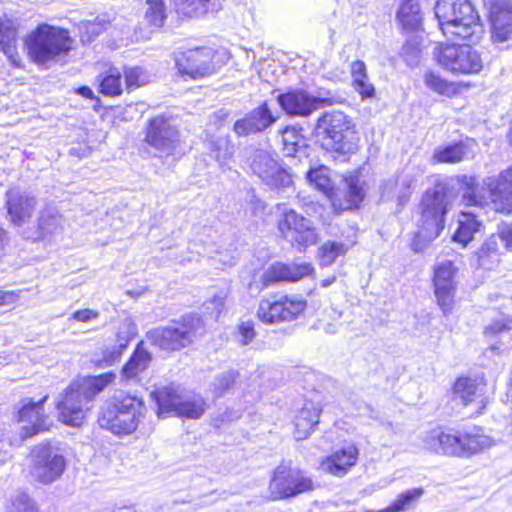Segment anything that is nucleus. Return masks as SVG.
I'll return each mask as SVG.
<instances>
[{
	"mask_svg": "<svg viewBox=\"0 0 512 512\" xmlns=\"http://www.w3.org/2000/svg\"><path fill=\"white\" fill-rule=\"evenodd\" d=\"M425 449L435 455L456 458H472L494 446L495 441L480 425H470L456 430L437 425L423 438Z\"/></svg>",
	"mask_w": 512,
	"mask_h": 512,
	"instance_id": "1",
	"label": "nucleus"
},
{
	"mask_svg": "<svg viewBox=\"0 0 512 512\" xmlns=\"http://www.w3.org/2000/svg\"><path fill=\"white\" fill-rule=\"evenodd\" d=\"M116 379L112 371L79 377L69 383L56 402L58 421L69 427H81L87 417L91 402Z\"/></svg>",
	"mask_w": 512,
	"mask_h": 512,
	"instance_id": "2",
	"label": "nucleus"
},
{
	"mask_svg": "<svg viewBox=\"0 0 512 512\" xmlns=\"http://www.w3.org/2000/svg\"><path fill=\"white\" fill-rule=\"evenodd\" d=\"M459 184L463 191L461 200L466 207L485 208L491 205L496 213L512 214V166L487 178L482 188L473 175H462Z\"/></svg>",
	"mask_w": 512,
	"mask_h": 512,
	"instance_id": "3",
	"label": "nucleus"
},
{
	"mask_svg": "<svg viewBox=\"0 0 512 512\" xmlns=\"http://www.w3.org/2000/svg\"><path fill=\"white\" fill-rule=\"evenodd\" d=\"M23 45L33 64L47 67L67 58L74 49V40L67 28L42 22L25 35Z\"/></svg>",
	"mask_w": 512,
	"mask_h": 512,
	"instance_id": "4",
	"label": "nucleus"
},
{
	"mask_svg": "<svg viewBox=\"0 0 512 512\" xmlns=\"http://www.w3.org/2000/svg\"><path fill=\"white\" fill-rule=\"evenodd\" d=\"M145 402L136 394L119 391L108 397L100 407L96 422L114 436L133 434L144 417Z\"/></svg>",
	"mask_w": 512,
	"mask_h": 512,
	"instance_id": "5",
	"label": "nucleus"
},
{
	"mask_svg": "<svg viewBox=\"0 0 512 512\" xmlns=\"http://www.w3.org/2000/svg\"><path fill=\"white\" fill-rule=\"evenodd\" d=\"M320 147L333 158L346 159L360 146V133L353 119L342 111L324 112L316 122Z\"/></svg>",
	"mask_w": 512,
	"mask_h": 512,
	"instance_id": "6",
	"label": "nucleus"
},
{
	"mask_svg": "<svg viewBox=\"0 0 512 512\" xmlns=\"http://www.w3.org/2000/svg\"><path fill=\"white\" fill-rule=\"evenodd\" d=\"M434 14L441 33L453 42L471 39L481 26L471 0H436Z\"/></svg>",
	"mask_w": 512,
	"mask_h": 512,
	"instance_id": "7",
	"label": "nucleus"
},
{
	"mask_svg": "<svg viewBox=\"0 0 512 512\" xmlns=\"http://www.w3.org/2000/svg\"><path fill=\"white\" fill-rule=\"evenodd\" d=\"M202 319L196 313H186L172 319L168 325L158 326L146 333L150 344L166 353L189 349L201 336Z\"/></svg>",
	"mask_w": 512,
	"mask_h": 512,
	"instance_id": "8",
	"label": "nucleus"
},
{
	"mask_svg": "<svg viewBox=\"0 0 512 512\" xmlns=\"http://www.w3.org/2000/svg\"><path fill=\"white\" fill-rule=\"evenodd\" d=\"M173 60L179 76L186 80L208 78L225 66L229 54L225 49L210 45L182 48L174 52Z\"/></svg>",
	"mask_w": 512,
	"mask_h": 512,
	"instance_id": "9",
	"label": "nucleus"
},
{
	"mask_svg": "<svg viewBox=\"0 0 512 512\" xmlns=\"http://www.w3.org/2000/svg\"><path fill=\"white\" fill-rule=\"evenodd\" d=\"M307 308L308 301L302 295L275 292L260 301L256 316L263 324L275 325L297 320Z\"/></svg>",
	"mask_w": 512,
	"mask_h": 512,
	"instance_id": "10",
	"label": "nucleus"
},
{
	"mask_svg": "<svg viewBox=\"0 0 512 512\" xmlns=\"http://www.w3.org/2000/svg\"><path fill=\"white\" fill-rule=\"evenodd\" d=\"M28 459L27 477L42 485H49L60 479L67 467L64 455L58 453L49 441L33 446Z\"/></svg>",
	"mask_w": 512,
	"mask_h": 512,
	"instance_id": "11",
	"label": "nucleus"
},
{
	"mask_svg": "<svg viewBox=\"0 0 512 512\" xmlns=\"http://www.w3.org/2000/svg\"><path fill=\"white\" fill-rule=\"evenodd\" d=\"M433 55L440 67L454 75L478 74L483 69L481 54L468 44L439 43Z\"/></svg>",
	"mask_w": 512,
	"mask_h": 512,
	"instance_id": "12",
	"label": "nucleus"
},
{
	"mask_svg": "<svg viewBox=\"0 0 512 512\" xmlns=\"http://www.w3.org/2000/svg\"><path fill=\"white\" fill-rule=\"evenodd\" d=\"M449 393L459 407L473 409L470 417L482 415L489 404L488 383L484 375H458L451 383Z\"/></svg>",
	"mask_w": 512,
	"mask_h": 512,
	"instance_id": "13",
	"label": "nucleus"
},
{
	"mask_svg": "<svg viewBox=\"0 0 512 512\" xmlns=\"http://www.w3.org/2000/svg\"><path fill=\"white\" fill-rule=\"evenodd\" d=\"M448 203L445 189H427L418 204V234L426 238H437L445 227Z\"/></svg>",
	"mask_w": 512,
	"mask_h": 512,
	"instance_id": "14",
	"label": "nucleus"
},
{
	"mask_svg": "<svg viewBox=\"0 0 512 512\" xmlns=\"http://www.w3.org/2000/svg\"><path fill=\"white\" fill-rule=\"evenodd\" d=\"M268 489L272 500H283L311 492L315 484L301 469L282 463L273 470Z\"/></svg>",
	"mask_w": 512,
	"mask_h": 512,
	"instance_id": "15",
	"label": "nucleus"
},
{
	"mask_svg": "<svg viewBox=\"0 0 512 512\" xmlns=\"http://www.w3.org/2000/svg\"><path fill=\"white\" fill-rule=\"evenodd\" d=\"M276 100L287 115L299 117H307L318 109L342 103L341 97L336 93L328 91L323 96H313L301 88L280 93Z\"/></svg>",
	"mask_w": 512,
	"mask_h": 512,
	"instance_id": "16",
	"label": "nucleus"
},
{
	"mask_svg": "<svg viewBox=\"0 0 512 512\" xmlns=\"http://www.w3.org/2000/svg\"><path fill=\"white\" fill-rule=\"evenodd\" d=\"M276 227L279 236L299 252H305L308 247L318 241L316 228L294 209L281 213Z\"/></svg>",
	"mask_w": 512,
	"mask_h": 512,
	"instance_id": "17",
	"label": "nucleus"
},
{
	"mask_svg": "<svg viewBox=\"0 0 512 512\" xmlns=\"http://www.w3.org/2000/svg\"><path fill=\"white\" fill-rule=\"evenodd\" d=\"M145 144L166 155H173L181 144V132L165 114L150 117L144 126Z\"/></svg>",
	"mask_w": 512,
	"mask_h": 512,
	"instance_id": "18",
	"label": "nucleus"
},
{
	"mask_svg": "<svg viewBox=\"0 0 512 512\" xmlns=\"http://www.w3.org/2000/svg\"><path fill=\"white\" fill-rule=\"evenodd\" d=\"M38 396L36 400L33 398L22 399L14 412L16 422L29 424L23 428V438L47 432L52 427L50 417L44 408L49 399V394L42 390L38 393Z\"/></svg>",
	"mask_w": 512,
	"mask_h": 512,
	"instance_id": "19",
	"label": "nucleus"
},
{
	"mask_svg": "<svg viewBox=\"0 0 512 512\" xmlns=\"http://www.w3.org/2000/svg\"><path fill=\"white\" fill-rule=\"evenodd\" d=\"M457 272L458 268L450 260L436 265L433 269L432 285L436 303L445 316L453 312L457 303Z\"/></svg>",
	"mask_w": 512,
	"mask_h": 512,
	"instance_id": "20",
	"label": "nucleus"
},
{
	"mask_svg": "<svg viewBox=\"0 0 512 512\" xmlns=\"http://www.w3.org/2000/svg\"><path fill=\"white\" fill-rule=\"evenodd\" d=\"M488 8L491 40L495 43L508 41L512 36V1L483 0Z\"/></svg>",
	"mask_w": 512,
	"mask_h": 512,
	"instance_id": "21",
	"label": "nucleus"
},
{
	"mask_svg": "<svg viewBox=\"0 0 512 512\" xmlns=\"http://www.w3.org/2000/svg\"><path fill=\"white\" fill-rule=\"evenodd\" d=\"M278 116L272 111L267 100L262 101L257 107L249 111L233 124V131L239 137L251 134H259L272 126Z\"/></svg>",
	"mask_w": 512,
	"mask_h": 512,
	"instance_id": "22",
	"label": "nucleus"
},
{
	"mask_svg": "<svg viewBox=\"0 0 512 512\" xmlns=\"http://www.w3.org/2000/svg\"><path fill=\"white\" fill-rule=\"evenodd\" d=\"M315 269L312 264L275 262L262 276V285L268 287L280 282H297L307 276H313Z\"/></svg>",
	"mask_w": 512,
	"mask_h": 512,
	"instance_id": "23",
	"label": "nucleus"
},
{
	"mask_svg": "<svg viewBox=\"0 0 512 512\" xmlns=\"http://www.w3.org/2000/svg\"><path fill=\"white\" fill-rule=\"evenodd\" d=\"M19 30L20 24L16 18L8 14L0 16V51L14 68H23L18 52Z\"/></svg>",
	"mask_w": 512,
	"mask_h": 512,
	"instance_id": "24",
	"label": "nucleus"
},
{
	"mask_svg": "<svg viewBox=\"0 0 512 512\" xmlns=\"http://www.w3.org/2000/svg\"><path fill=\"white\" fill-rule=\"evenodd\" d=\"M395 19L403 35H416L424 31L425 13L420 0H400Z\"/></svg>",
	"mask_w": 512,
	"mask_h": 512,
	"instance_id": "25",
	"label": "nucleus"
},
{
	"mask_svg": "<svg viewBox=\"0 0 512 512\" xmlns=\"http://www.w3.org/2000/svg\"><path fill=\"white\" fill-rule=\"evenodd\" d=\"M359 454L357 445L351 443L323 457L320 461V467L330 475L342 477L357 464Z\"/></svg>",
	"mask_w": 512,
	"mask_h": 512,
	"instance_id": "26",
	"label": "nucleus"
},
{
	"mask_svg": "<svg viewBox=\"0 0 512 512\" xmlns=\"http://www.w3.org/2000/svg\"><path fill=\"white\" fill-rule=\"evenodd\" d=\"M365 197L363 186L356 177L346 179V189L341 192L337 188L330 195L331 208L336 215L345 211H353L360 208Z\"/></svg>",
	"mask_w": 512,
	"mask_h": 512,
	"instance_id": "27",
	"label": "nucleus"
},
{
	"mask_svg": "<svg viewBox=\"0 0 512 512\" xmlns=\"http://www.w3.org/2000/svg\"><path fill=\"white\" fill-rule=\"evenodd\" d=\"M37 207V198L27 193L8 192L5 208L12 225L20 227L31 221Z\"/></svg>",
	"mask_w": 512,
	"mask_h": 512,
	"instance_id": "28",
	"label": "nucleus"
},
{
	"mask_svg": "<svg viewBox=\"0 0 512 512\" xmlns=\"http://www.w3.org/2000/svg\"><path fill=\"white\" fill-rule=\"evenodd\" d=\"M477 146V140L465 136L458 141L445 143L434 149L430 162L433 165L457 164L467 158V155Z\"/></svg>",
	"mask_w": 512,
	"mask_h": 512,
	"instance_id": "29",
	"label": "nucleus"
},
{
	"mask_svg": "<svg viewBox=\"0 0 512 512\" xmlns=\"http://www.w3.org/2000/svg\"><path fill=\"white\" fill-rule=\"evenodd\" d=\"M423 82L427 89L445 99L458 98L465 90L472 87L468 81L450 80L434 69L424 72Z\"/></svg>",
	"mask_w": 512,
	"mask_h": 512,
	"instance_id": "30",
	"label": "nucleus"
},
{
	"mask_svg": "<svg viewBox=\"0 0 512 512\" xmlns=\"http://www.w3.org/2000/svg\"><path fill=\"white\" fill-rule=\"evenodd\" d=\"M254 172L266 183L284 187L291 184L290 174L269 155H261L254 160Z\"/></svg>",
	"mask_w": 512,
	"mask_h": 512,
	"instance_id": "31",
	"label": "nucleus"
},
{
	"mask_svg": "<svg viewBox=\"0 0 512 512\" xmlns=\"http://www.w3.org/2000/svg\"><path fill=\"white\" fill-rule=\"evenodd\" d=\"M321 409L318 404L307 401L297 411L293 421V435L296 440L306 439L319 423Z\"/></svg>",
	"mask_w": 512,
	"mask_h": 512,
	"instance_id": "32",
	"label": "nucleus"
},
{
	"mask_svg": "<svg viewBox=\"0 0 512 512\" xmlns=\"http://www.w3.org/2000/svg\"><path fill=\"white\" fill-rule=\"evenodd\" d=\"M483 227L482 221L475 213L469 211H460L457 217V227L453 232L452 241L468 246Z\"/></svg>",
	"mask_w": 512,
	"mask_h": 512,
	"instance_id": "33",
	"label": "nucleus"
},
{
	"mask_svg": "<svg viewBox=\"0 0 512 512\" xmlns=\"http://www.w3.org/2000/svg\"><path fill=\"white\" fill-rule=\"evenodd\" d=\"M97 91L106 98H118L123 95L125 88L122 72L115 66H110L96 77Z\"/></svg>",
	"mask_w": 512,
	"mask_h": 512,
	"instance_id": "34",
	"label": "nucleus"
},
{
	"mask_svg": "<svg viewBox=\"0 0 512 512\" xmlns=\"http://www.w3.org/2000/svg\"><path fill=\"white\" fill-rule=\"evenodd\" d=\"M151 362L152 354L144 347L143 341H140L122 366L121 374L125 379L136 378L149 368Z\"/></svg>",
	"mask_w": 512,
	"mask_h": 512,
	"instance_id": "35",
	"label": "nucleus"
},
{
	"mask_svg": "<svg viewBox=\"0 0 512 512\" xmlns=\"http://www.w3.org/2000/svg\"><path fill=\"white\" fill-rule=\"evenodd\" d=\"M150 397L156 403L158 416H164L175 414L181 395L177 388L168 385L154 389Z\"/></svg>",
	"mask_w": 512,
	"mask_h": 512,
	"instance_id": "36",
	"label": "nucleus"
},
{
	"mask_svg": "<svg viewBox=\"0 0 512 512\" xmlns=\"http://www.w3.org/2000/svg\"><path fill=\"white\" fill-rule=\"evenodd\" d=\"M146 10L144 20L150 32L163 30L168 19V11L165 0H145Z\"/></svg>",
	"mask_w": 512,
	"mask_h": 512,
	"instance_id": "37",
	"label": "nucleus"
},
{
	"mask_svg": "<svg viewBox=\"0 0 512 512\" xmlns=\"http://www.w3.org/2000/svg\"><path fill=\"white\" fill-rule=\"evenodd\" d=\"M124 79V88L127 93H131L150 83V75L147 70L141 66H124L121 70Z\"/></svg>",
	"mask_w": 512,
	"mask_h": 512,
	"instance_id": "38",
	"label": "nucleus"
},
{
	"mask_svg": "<svg viewBox=\"0 0 512 512\" xmlns=\"http://www.w3.org/2000/svg\"><path fill=\"white\" fill-rule=\"evenodd\" d=\"M110 26L111 23L109 20L99 17L82 23L79 32L81 43L87 44L93 42L97 37L107 32Z\"/></svg>",
	"mask_w": 512,
	"mask_h": 512,
	"instance_id": "39",
	"label": "nucleus"
},
{
	"mask_svg": "<svg viewBox=\"0 0 512 512\" xmlns=\"http://www.w3.org/2000/svg\"><path fill=\"white\" fill-rule=\"evenodd\" d=\"M349 247L341 242L327 241L318 249V259L321 267L331 266L338 257L344 256Z\"/></svg>",
	"mask_w": 512,
	"mask_h": 512,
	"instance_id": "40",
	"label": "nucleus"
},
{
	"mask_svg": "<svg viewBox=\"0 0 512 512\" xmlns=\"http://www.w3.org/2000/svg\"><path fill=\"white\" fill-rule=\"evenodd\" d=\"M307 179L310 184L321 191L327 198H329L335 190L333 182L329 177L328 169L324 166L309 169Z\"/></svg>",
	"mask_w": 512,
	"mask_h": 512,
	"instance_id": "41",
	"label": "nucleus"
},
{
	"mask_svg": "<svg viewBox=\"0 0 512 512\" xmlns=\"http://www.w3.org/2000/svg\"><path fill=\"white\" fill-rule=\"evenodd\" d=\"M206 403L201 397L183 398L181 396L175 415L181 418L198 419L205 412Z\"/></svg>",
	"mask_w": 512,
	"mask_h": 512,
	"instance_id": "42",
	"label": "nucleus"
},
{
	"mask_svg": "<svg viewBox=\"0 0 512 512\" xmlns=\"http://www.w3.org/2000/svg\"><path fill=\"white\" fill-rule=\"evenodd\" d=\"M422 488L409 489L401 494L391 502L387 507L379 510V512H404L411 507L423 495Z\"/></svg>",
	"mask_w": 512,
	"mask_h": 512,
	"instance_id": "43",
	"label": "nucleus"
},
{
	"mask_svg": "<svg viewBox=\"0 0 512 512\" xmlns=\"http://www.w3.org/2000/svg\"><path fill=\"white\" fill-rule=\"evenodd\" d=\"M211 0H171L174 11L181 18H191L206 12Z\"/></svg>",
	"mask_w": 512,
	"mask_h": 512,
	"instance_id": "44",
	"label": "nucleus"
},
{
	"mask_svg": "<svg viewBox=\"0 0 512 512\" xmlns=\"http://www.w3.org/2000/svg\"><path fill=\"white\" fill-rule=\"evenodd\" d=\"M301 130L296 126H286L281 130L283 151L287 156H294L302 141Z\"/></svg>",
	"mask_w": 512,
	"mask_h": 512,
	"instance_id": "45",
	"label": "nucleus"
},
{
	"mask_svg": "<svg viewBox=\"0 0 512 512\" xmlns=\"http://www.w3.org/2000/svg\"><path fill=\"white\" fill-rule=\"evenodd\" d=\"M6 512H40L36 502L27 494L20 493L11 498Z\"/></svg>",
	"mask_w": 512,
	"mask_h": 512,
	"instance_id": "46",
	"label": "nucleus"
},
{
	"mask_svg": "<svg viewBox=\"0 0 512 512\" xmlns=\"http://www.w3.org/2000/svg\"><path fill=\"white\" fill-rule=\"evenodd\" d=\"M239 376V372L235 370L224 372L218 376L214 385V393L216 396L221 397L234 389L238 382Z\"/></svg>",
	"mask_w": 512,
	"mask_h": 512,
	"instance_id": "47",
	"label": "nucleus"
},
{
	"mask_svg": "<svg viewBox=\"0 0 512 512\" xmlns=\"http://www.w3.org/2000/svg\"><path fill=\"white\" fill-rule=\"evenodd\" d=\"M57 228L56 216L54 213L42 210L37 218V233L39 239H44L53 233Z\"/></svg>",
	"mask_w": 512,
	"mask_h": 512,
	"instance_id": "48",
	"label": "nucleus"
},
{
	"mask_svg": "<svg viewBox=\"0 0 512 512\" xmlns=\"http://www.w3.org/2000/svg\"><path fill=\"white\" fill-rule=\"evenodd\" d=\"M512 330V317L502 316L499 319L493 320L490 324L484 327L483 334L486 337L494 338L501 333Z\"/></svg>",
	"mask_w": 512,
	"mask_h": 512,
	"instance_id": "49",
	"label": "nucleus"
},
{
	"mask_svg": "<svg viewBox=\"0 0 512 512\" xmlns=\"http://www.w3.org/2000/svg\"><path fill=\"white\" fill-rule=\"evenodd\" d=\"M126 346H127L126 344H120L118 346L106 348L105 350L102 351V357L97 362L96 365L98 367L114 365L116 362H118L121 359L122 354H123L124 350L126 349Z\"/></svg>",
	"mask_w": 512,
	"mask_h": 512,
	"instance_id": "50",
	"label": "nucleus"
},
{
	"mask_svg": "<svg viewBox=\"0 0 512 512\" xmlns=\"http://www.w3.org/2000/svg\"><path fill=\"white\" fill-rule=\"evenodd\" d=\"M352 88L358 93L362 100L371 99L376 96V89L370 82L369 75L366 76L365 79L359 80L353 84Z\"/></svg>",
	"mask_w": 512,
	"mask_h": 512,
	"instance_id": "51",
	"label": "nucleus"
},
{
	"mask_svg": "<svg viewBox=\"0 0 512 512\" xmlns=\"http://www.w3.org/2000/svg\"><path fill=\"white\" fill-rule=\"evenodd\" d=\"M349 72L351 76V86L368 76L367 66L362 60L352 61L349 65Z\"/></svg>",
	"mask_w": 512,
	"mask_h": 512,
	"instance_id": "52",
	"label": "nucleus"
},
{
	"mask_svg": "<svg viewBox=\"0 0 512 512\" xmlns=\"http://www.w3.org/2000/svg\"><path fill=\"white\" fill-rule=\"evenodd\" d=\"M238 333L241 336V343L247 345L256 337L255 324L252 320L243 321L238 325Z\"/></svg>",
	"mask_w": 512,
	"mask_h": 512,
	"instance_id": "53",
	"label": "nucleus"
},
{
	"mask_svg": "<svg viewBox=\"0 0 512 512\" xmlns=\"http://www.w3.org/2000/svg\"><path fill=\"white\" fill-rule=\"evenodd\" d=\"M99 317V312L90 308H84L74 311L70 319L78 322H89Z\"/></svg>",
	"mask_w": 512,
	"mask_h": 512,
	"instance_id": "54",
	"label": "nucleus"
},
{
	"mask_svg": "<svg viewBox=\"0 0 512 512\" xmlns=\"http://www.w3.org/2000/svg\"><path fill=\"white\" fill-rule=\"evenodd\" d=\"M20 298L19 291L0 289V307L14 306Z\"/></svg>",
	"mask_w": 512,
	"mask_h": 512,
	"instance_id": "55",
	"label": "nucleus"
},
{
	"mask_svg": "<svg viewBox=\"0 0 512 512\" xmlns=\"http://www.w3.org/2000/svg\"><path fill=\"white\" fill-rule=\"evenodd\" d=\"M498 236L507 248L512 247V222L502 223L498 227Z\"/></svg>",
	"mask_w": 512,
	"mask_h": 512,
	"instance_id": "56",
	"label": "nucleus"
},
{
	"mask_svg": "<svg viewBox=\"0 0 512 512\" xmlns=\"http://www.w3.org/2000/svg\"><path fill=\"white\" fill-rule=\"evenodd\" d=\"M73 91H74L75 94L82 96L86 100L100 101L99 97L97 95H95V93L92 90V88L87 86V85H81V86H79L77 88H74Z\"/></svg>",
	"mask_w": 512,
	"mask_h": 512,
	"instance_id": "57",
	"label": "nucleus"
},
{
	"mask_svg": "<svg viewBox=\"0 0 512 512\" xmlns=\"http://www.w3.org/2000/svg\"><path fill=\"white\" fill-rule=\"evenodd\" d=\"M492 244H493V247H490L489 243H484L480 248V252L487 255L490 251H496V244L495 243H492Z\"/></svg>",
	"mask_w": 512,
	"mask_h": 512,
	"instance_id": "58",
	"label": "nucleus"
},
{
	"mask_svg": "<svg viewBox=\"0 0 512 512\" xmlns=\"http://www.w3.org/2000/svg\"><path fill=\"white\" fill-rule=\"evenodd\" d=\"M7 230L0 227V250L3 248L6 240H7Z\"/></svg>",
	"mask_w": 512,
	"mask_h": 512,
	"instance_id": "59",
	"label": "nucleus"
},
{
	"mask_svg": "<svg viewBox=\"0 0 512 512\" xmlns=\"http://www.w3.org/2000/svg\"><path fill=\"white\" fill-rule=\"evenodd\" d=\"M336 281V276L335 275H332L326 279H323L321 281V286L322 287H328L329 285L333 284L334 282Z\"/></svg>",
	"mask_w": 512,
	"mask_h": 512,
	"instance_id": "60",
	"label": "nucleus"
},
{
	"mask_svg": "<svg viewBox=\"0 0 512 512\" xmlns=\"http://www.w3.org/2000/svg\"><path fill=\"white\" fill-rule=\"evenodd\" d=\"M506 139H507V143H508L509 147L512 150V128L509 129V131L507 132Z\"/></svg>",
	"mask_w": 512,
	"mask_h": 512,
	"instance_id": "61",
	"label": "nucleus"
},
{
	"mask_svg": "<svg viewBox=\"0 0 512 512\" xmlns=\"http://www.w3.org/2000/svg\"><path fill=\"white\" fill-rule=\"evenodd\" d=\"M408 201V197H400L399 204L404 205Z\"/></svg>",
	"mask_w": 512,
	"mask_h": 512,
	"instance_id": "62",
	"label": "nucleus"
},
{
	"mask_svg": "<svg viewBox=\"0 0 512 512\" xmlns=\"http://www.w3.org/2000/svg\"><path fill=\"white\" fill-rule=\"evenodd\" d=\"M405 187H406L407 189H409V188L411 187V183H410V182H407V183L405 184Z\"/></svg>",
	"mask_w": 512,
	"mask_h": 512,
	"instance_id": "63",
	"label": "nucleus"
}]
</instances>
